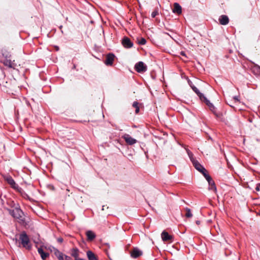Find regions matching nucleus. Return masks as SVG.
I'll return each instance as SVG.
<instances>
[{
  "instance_id": "obj_1",
  "label": "nucleus",
  "mask_w": 260,
  "mask_h": 260,
  "mask_svg": "<svg viewBox=\"0 0 260 260\" xmlns=\"http://www.w3.org/2000/svg\"><path fill=\"white\" fill-rule=\"evenodd\" d=\"M11 214L15 218L18 220L21 223L25 222V217L22 211L18 208H16L10 211Z\"/></svg>"
},
{
  "instance_id": "obj_2",
  "label": "nucleus",
  "mask_w": 260,
  "mask_h": 260,
  "mask_svg": "<svg viewBox=\"0 0 260 260\" xmlns=\"http://www.w3.org/2000/svg\"><path fill=\"white\" fill-rule=\"evenodd\" d=\"M19 239L23 247L30 249L31 246L29 244V239L25 232H23L20 235Z\"/></svg>"
},
{
  "instance_id": "obj_3",
  "label": "nucleus",
  "mask_w": 260,
  "mask_h": 260,
  "mask_svg": "<svg viewBox=\"0 0 260 260\" xmlns=\"http://www.w3.org/2000/svg\"><path fill=\"white\" fill-rule=\"evenodd\" d=\"M54 253L58 260H72L70 256L63 254L57 249H54Z\"/></svg>"
},
{
  "instance_id": "obj_4",
  "label": "nucleus",
  "mask_w": 260,
  "mask_h": 260,
  "mask_svg": "<svg viewBox=\"0 0 260 260\" xmlns=\"http://www.w3.org/2000/svg\"><path fill=\"white\" fill-rule=\"evenodd\" d=\"M135 68L138 73L144 72L147 70V66L142 61L137 63Z\"/></svg>"
},
{
  "instance_id": "obj_5",
  "label": "nucleus",
  "mask_w": 260,
  "mask_h": 260,
  "mask_svg": "<svg viewBox=\"0 0 260 260\" xmlns=\"http://www.w3.org/2000/svg\"><path fill=\"white\" fill-rule=\"evenodd\" d=\"M122 138L124 139L126 143L129 145H134L137 142L136 139L132 138L130 135L128 134L124 135L122 136Z\"/></svg>"
},
{
  "instance_id": "obj_6",
  "label": "nucleus",
  "mask_w": 260,
  "mask_h": 260,
  "mask_svg": "<svg viewBox=\"0 0 260 260\" xmlns=\"http://www.w3.org/2000/svg\"><path fill=\"white\" fill-rule=\"evenodd\" d=\"M122 45L126 48H130L133 47V43L131 42L130 39L126 37H124L122 41Z\"/></svg>"
},
{
  "instance_id": "obj_7",
  "label": "nucleus",
  "mask_w": 260,
  "mask_h": 260,
  "mask_svg": "<svg viewBox=\"0 0 260 260\" xmlns=\"http://www.w3.org/2000/svg\"><path fill=\"white\" fill-rule=\"evenodd\" d=\"M115 56L112 53H109L106 56L105 63L107 66H112L113 64Z\"/></svg>"
},
{
  "instance_id": "obj_8",
  "label": "nucleus",
  "mask_w": 260,
  "mask_h": 260,
  "mask_svg": "<svg viewBox=\"0 0 260 260\" xmlns=\"http://www.w3.org/2000/svg\"><path fill=\"white\" fill-rule=\"evenodd\" d=\"M142 254V251L138 248H134L131 251V255L133 258H137Z\"/></svg>"
},
{
  "instance_id": "obj_9",
  "label": "nucleus",
  "mask_w": 260,
  "mask_h": 260,
  "mask_svg": "<svg viewBox=\"0 0 260 260\" xmlns=\"http://www.w3.org/2000/svg\"><path fill=\"white\" fill-rule=\"evenodd\" d=\"M3 63L5 66H7L10 68L15 69L16 66V64L14 62V61H11L8 58H6L3 62Z\"/></svg>"
},
{
  "instance_id": "obj_10",
  "label": "nucleus",
  "mask_w": 260,
  "mask_h": 260,
  "mask_svg": "<svg viewBox=\"0 0 260 260\" xmlns=\"http://www.w3.org/2000/svg\"><path fill=\"white\" fill-rule=\"evenodd\" d=\"M192 165L194 167V168L199 171L200 172H201L202 171H204L205 170V168L203 167V166H202L199 162L195 159L194 160H193L192 161Z\"/></svg>"
},
{
  "instance_id": "obj_11",
  "label": "nucleus",
  "mask_w": 260,
  "mask_h": 260,
  "mask_svg": "<svg viewBox=\"0 0 260 260\" xmlns=\"http://www.w3.org/2000/svg\"><path fill=\"white\" fill-rule=\"evenodd\" d=\"M38 252L43 260H45L49 256V253L44 252L42 247L38 248Z\"/></svg>"
},
{
  "instance_id": "obj_12",
  "label": "nucleus",
  "mask_w": 260,
  "mask_h": 260,
  "mask_svg": "<svg viewBox=\"0 0 260 260\" xmlns=\"http://www.w3.org/2000/svg\"><path fill=\"white\" fill-rule=\"evenodd\" d=\"M219 21L221 24L225 25L228 24L229 19L226 15H222L219 17Z\"/></svg>"
},
{
  "instance_id": "obj_13",
  "label": "nucleus",
  "mask_w": 260,
  "mask_h": 260,
  "mask_svg": "<svg viewBox=\"0 0 260 260\" xmlns=\"http://www.w3.org/2000/svg\"><path fill=\"white\" fill-rule=\"evenodd\" d=\"M173 12L177 14H180L182 13V8L181 6L177 3H174Z\"/></svg>"
},
{
  "instance_id": "obj_14",
  "label": "nucleus",
  "mask_w": 260,
  "mask_h": 260,
  "mask_svg": "<svg viewBox=\"0 0 260 260\" xmlns=\"http://www.w3.org/2000/svg\"><path fill=\"white\" fill-rule=\"evenodd\" d=\"M162 240L164 241H170L172 239V236L169 235L168 233L166 231H163L161 235Z\"/></svg>"
},
{
  "instance_id": "obj_15",
  "label": "nucleus",
  "mask_w": 260,
  "mask_h": 260,
  "mask_svg": "<svg viewBox=\"0 0 260 260\" xmlns=\"http://www.w3.org/2000/svg\"><path fill=\"white\" fill-rule=\"evenodd\" d=\"M188 83L193 90V91L199 96V97H200L201 95L202 94V93L200 92L199 89L192 84L190 80H188Z\"/></svg>"
},
{
  "instance_id": "obj_16",
  "label": "nucleus",
  "mask_w": 260,
  "mask_h": 260,
  "mask_svg": "<svg viewBox=\"0 0 260 260\" xmlns=\"http://www.w3.org/2000/svg\"><path fill=\"white\" fill-rule=\"evenodd\" d=\"M87 239L89 241L93 240L95 238V234L91 231H87L86 233Z\"/></svg>"
},
{
  "instance_id": "obj_17",
  "label": "nucleus",
  "mask_w": 260,
  "mask_h": 260,
  "mask_svg": "<svg viewBox=\"0 0 260 260\" xmlns=\"http://www.w3.org/2000/svg\"><path fill=\"white\" fill-rule=\"evenodd\" d=\"M87 256L89 260H98L96 255L91 251H88L87 252Z\"/></svg>"
},
{
  "instance_id": "obj_18",
  "label": "nucleus",
  "mask_w": 260,
  "mask_h": 260,
  "mask_svg": "<svg viewBox=\"0 0 260 260\" xmlns=\"http://www.w3.org/2000/svg\"><path fill=\"white\" fill-rule=\"evenodd\" d=\"M208 106L209 107L210 110L217 117H220V113H217L216 112V108L215 107H214V106L211 103H210V104L208 105Z\"/></svg>"
},
{
  "instance_id": "obj_19",
  "label": "nucleus",
  "mask_w": 260,
  "mask_h": 260,
  "mask_svg": "<svg viewBox=\"0 0 260 260\" xmlns=\"http://www.w3.org/2000/svg\"><path fill=\"white\" fill-rule=\"evenodd\" d=\"M4 179L7 182V183L11 185V186L12 185L15 184V181L12 178V177H11L10 176H5Z\"/></svg>"
},
{
  "instance_id": "obj_20",
  "label": "nucleus",
  "mask_w": 260,
  "mask_h": 260,
  "mask_svg": "<svg viewBox=\"0 0 260 260\" xmlns=\"http://www.w3.org/2000/svg\"><path fill=\"white\" fill-rule=\"evenodd\" d=\"M1 53L3 56L6 58H8L11 56L10 53L5 48L2 49Z\"/></svg>"
},
{
  "instance_id": "obj_21",
  "label": "nucleus",
  "mask_w": 260,
  "mask_h": 260,
  "mask_svg": "<svg viewBox=\"0 0 260 260\" xmlns=\"http://www.w3.org/2000/svg\"><path fill=\"white\" fill-rule=\"evenodd\" d=\"M71 255L72 256L77 258L79 256V250L77 248H74L72 250Z\"/></svg>"
},
{
  "instance_id": "obj_22",
  "label": "nucleus",
  "mask_w": 260,
  "mask_h": 260,
  "mask_svg": "<svg viewBox=\"0 0 260 260\" xmlns=\"http://www.w3.org/2000/svg\"><path fill=\"white\" fill-rule=\"evenodd\" d=\"M200 100L205 103V104L208 106L210 104V102L209 100H208L202 93V94L201 95V96L199 97Z\"/></svg>"
},
{
  "instance_id": "obj_23",
  "label": "nucleus",
  "mask_w": 260,
  "mask_h": 260,
  "mask_svg": "<svg viewBox=\"0 0 260 260\" xmlns=\"http://www.w3.org/2000/svg\"><path fill=\"white\" fill-rule=\"evenodd\" d=\"M252 70L254 74H260V67L257 64H254Z\"/></svg>"
},
{
  "instance_id": "obj_24",
  "label": "nucleus",
  "mask_w": 260,
  "mask_h": 260,
  "mask_svg": "<svg viewBox=\"0 0 260 260\" xmlns=\"http://www.w3.org/2000/svg\"><path fill=\"white\" fill-rule=\"evenodd\" d=\"M208 183L210 186L209 189L215 191L216 188L214 181L211 180V181H208Z\"/></svg>"
},
{
  "instance_id": "obj_25",
  "label": "nucleus",
  "mask_w": 260,
  "mask_h": 260,
  "mask_svg": "<svg viewBox=\"0 0 260 260\" xmlns=\"http://www.w3.org/2000/svg\"><path fill=\"white\" fill-rule=\"evenodd\" d=\"M133 107L136 108V113H138L140 110L138 102L137 101H135L133 104Z\"/></svg>"
},
{
  "instance_id": "obj_26",
  "label": "nucleus",
  "mask_w": 260,
  "mask_h": 260,
  "mask_svg": "<svg viewBox=\"0 0 260 260\" xmlns=\"http://www.w3.org/2000/svg\"><path fill=\"white\" fill-rule=\"evenodd\" d=\"M185 211H186V214H185V216L187 217V218H190L192 216V214L191 212V210L190 209L188 208H185Z\"/></svg>"
},
{
  "instance_id": "obj_27",
  "label": "nucleus",
  "mask_w": 260,
  "mask_h": 260,
  "mask_svg": "<svg viewBox=\"0 0 260 260\" xmlns=\"http://www.w3.org/2000/svg\"><path fill=\"white\" fill-rule=\"evenodd\" d=\"M186 150L191 161L192 162L193 161V160H194L196 159L193 157V154H192V153L188 149Z\"/></svg>"
},
{
  "instance_id": "obj_28",
  "label": "nucleus",
  "mask_w": 260,
  "mask_h": 260,
  "mask_svg": "<svg viewBox=\"0 0 260 260\" xmlns=\"http://www.w3.org/2000/svg\"><path fill=\"white\" fill-rule=\"evenodd\" d=\"M139 44L143 45H145L146 43V40L145 39L142 38L138 42Z\"/></svg>"
},
{
  "instance_id": "obj_29",
  "label": "nucleus",
  "mask_w": 260,
  "mask_h": 260,
  "mask_svg": "<svg viewBox=\"0 0 260 260\" xmlns=\"http://www.w3.org/2000/svg\"><path fill=\"white\" fill-rule=\"evenodd\" d=\"M158 14V11L157 9H155L154 11H153L151 13V17L152 18H154L156 15Z\"/></svg>"
},
{
  "instance_id": "obj_30",
  "label": "nucleus",
  "mask_w": 260,
  "mask_h": 260,
  "mask_svg": "<svg viewBox=\"0 0 260 260\" xmlns=\"http://www.w3.org/2000/svg\"><path fill=\"white\" fill-rule=\"evenodd\" d=\"M17 191H18V192H19L22 196H24V194H25V192L23 191V190L20 187H19L17 190Z\"/></svg>"
},
{
  "instance_id": "obj_31",
  "label": "nucleus",
  "mask_w": 260,
  "mask_h": 260,
  "mask_svg": "<svg viewBox=\"0 0 260 260\" xmlns=\"http://www.w3.org/2000/svg\"><path fill=\"white\" fill-rule=\"evenodd\" d=\"M17 191H18V192H19L22 196H24V194H25V192L23 191V190L20 187H19L17 190Z\"/></svg>"
},
{
  "instance_id": "obj_32",
  "label": "nucleus",
  "mask_w": 260,
  "mask_h": 260,
  "mask_svg": "<svg viewBox=\"0 0 260 260\" xmlns=\"http://www.w3.org/2000/svg\"><path fill=\"white\" fill-rule=\"evenodd\" d=\"M203 175L205 177V178L206 179H207L208 178V176H210L207 173V171L206 169H205V170L204 171H202L201 172Z\"/></svg>"
},
{
  "instance_id": "obj_33",
  "label": "nucleus",
  "mask_w": 260,
  "mask_h": 260,
  "mask_svg": "<svg viewBox=\"0 0 260 260\" xmlns=\"http://www.w3.org/2000/svg\"><path fill=\"white\" fill-rule=\"evenodd\" d=\"M11 187L15 190H17V188L19 187L15 182L14 185H12Z\"/></svg>"
},
{
  "instance_id": "obj_34",
  "label": "nucleus",
  "mask_w": 260,
  "mask_h": 260,
  "mask_svg": "<svg viewBox=\"0 0 260 260\" xmlns=\"http://www.w3.org/2000/svg\"><path fill=\"white\" fill-rule=\"evenodd\" d=\"M11 187L15 190H17V188L19 187L15 182L14 185H12Z\"/></svg>"
},
{
  "instance_id": "obj_35",
  "label": "nucleus",
  "mask_w": 260,
  "mask_h": 260,
  "mask_svg": "<svg viewBox=\"0 0 260 260\" xmlns=\"http://www.w3.org/2000/svg\"><path fill=\"white\" fill-rule=\"evenodd\" d=\"M255 189L257 191L260 190V183H258V184H257L256 187L255 188Z\"/></svg>"
},
{
  "instance_id": "obj_36",
  "label": "nucleus",
  "mask_w": 260,
  "mask_h": 260,
  "mask_svg": "<svg viewBox=\"0 0 260 260\" xmlns=\"http://www.w3.org/2000/svg\"><path fill=\"white\" fill-rule=\"evenodd\" d=\"M57 241L59 243H62L63 241V239L62 238H58L57 239Z\"/></svg>"
},
{
  "instance_id": "obj_37",
  "label": "nucleus",
  "mask_w": 260,
  "mask_h": 260,
  "mask_svg": "<svg viewBox=\"0 0 260 260\" xmlns=\"http://www.w3.org/2000/svg\"><path fill=\"white\" fill-rule=\"evenodd\" d=\"M206 180H207V181H211V180H212V179L211 178V177L210 176H208V178L206 179Z\"/></svg>"
},
{
  "instance_id": "obj_38",
  "label": "nucleus",
  "mask_w": 260,
  "mask_h": 260,
  "mask_svg": "<svg viewBox=\"0 0 260 260\" xmlns=\"http://www.w3.org/2000/svg\"><path fill=\"white\" fill-rule=\"evenodd\" d=\"M180 54L182 56H185L186 57V54H185V53L184 52V51H181L180 52Z\"/></svg>"
},
{
  "instance_id": "obj_39",
  "label": "nucleus",
  "mask_w": 260,
  "mask_h": 260,
  "mask_svg": "<svg viewBox=\"0 0 260 260\" xmlns=\"http://www.w3.org/2000/svg\"><path fill=\"white\" fill-rule=\"evenodd\" d=\"M234 99L236 101H239V99H238V96H234Z\"/></svg>"
},
{
  "instance_id": "obj_40",
  "label": "nucleus",
  "mask_w": 260,
  "mask_h": 260,
  "mask_svg": "<svg viewBox=\"0 0 260 260\" xmlns=\"http://www.w3.org/2000/svg\"><path fill=\"white\" fill-rule=\"evenodd\" d=\"M75 260H85V259H84L83 258H75Z\"/></svg>"
},
{
  "instance_id": "obj_41",
  "label": "nucleus",
  "mask_w": 260,
  "mask_h": 260,
  "mask_svg": "<svg viewBox=\"0 0 260 260\" xmlns=\"http://www.w3.org/2000/svg\"><path fill=\"white\" fill-rule=\"evenodd\" d=\"M196 223H197V224H200V221H197Z\"/></svg>"
},
{
  "instance_id": "obj_42",
  "label": "nucleus",
  "mask_w": 260,
  "mask_h": 260,
  "mask_svg": "<svg viewBox=\"0 0 260 260\" xmlns=\"http://www.w3.org/2000/svg\"><path fill=\"white\" fill-rule=\"evenodd\" d=\"M56 49L57 50H58V49H59V47H56Z\"/></svg>"
},
{
  "instance_id": "obj_43",
  "label": "nucleus",
  "mask_w": 260,
  "mask_h": 260,
  "mask_svg": "<svg viewBox=\"0 0 260 260\" xmlns=\"http://www.w3.org/2000/svg\"><path fill=\"white\" fill-rule=\"evenodd\" d=\"M75 68H76V66L74 64V66H73V69H75Z\"/></svg>"
},
{
  "instance_id": "obj_44",
  "label": "nucleus",
  "mask_w": 260,
  "mask_h": 260,
  "mask_svg": "<svg viewBox=\"0 0 260 260\" xmlns=\"http://www.w3.org/2000/svg\"><path fill=\"white\" fill-rule=\"evenodd\" d=\"M133 127L136 128L137 127L136 125H133Z\"/></svg>"
},
{
  "instance_id": "obj_45",
  "label": "nucleus",
  "mask_w": 260,
  "mask_h": 260,
  "mask_svg": "<svg viewBox=\"0 0 260 260\" xmlns=\"http://www.w3.org/2000/svg\"><path fill=\"white\" fill-rule=\"evenodd\" d=\"M67 191H69L70 190H69V189H67Z\"/></svg>"
}]
</instances>
